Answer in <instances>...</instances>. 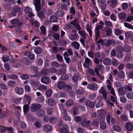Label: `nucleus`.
<instances>
[{
	"label": "nucleus",
	"mask_w": 133,
	"mask_h": 133,
	"mask_svg": "<svg viewBox=\"0 0 133 133\" xmlns=\"http://www.w3.org/2000/svg\"><path fill=\"white\" fill-rule=\"evenodd\" d=\"M116 50L117 52L116 54V57L119 58H122L123 55V54L122 52L124 50L123 47L122 46H119L116 47Z\"/></svg>",
	"instance_id": "f257e3e1"
},
{
	"label": "nucleus",
	"mask_w": 133,
	"mask_h": 133,
	"mask_svg": "<svg viewBox=\"0 0 133 133\" xmlns=\"http://www.w3.org/2000/svg\"><path fill=\"white\" fill-rule=\"evenodd\" d=\"M41 108V105L35 103L31 105L30 107L31 111L32 112H36Z\"/></svg>",
	"instance_id": "f03ea898"
},
{
	"label": "nucleus",
	"mask_w": 133,
	"mask_h": 133,
	"mask_svg": "<svg viewBox=\"0 0 133 133\" xmlns=\"http://www.w3.org/2000/svg\"><path fill=\"white\" fill-rule=\"evenodd\" d=\"M90 121L87 119L84 118L82 119L80 123L81 126L83 128H88L90 125Z\"/></svg>",
	"instance_id": "7ed1b4c3"
},
{
	"label": "nucleus",
	"mask_w": 133,
	"mask_h": 133,
	"mask_svg": "<svg viewBox=\"0 0 133 133\" xmlns=\"http://www.w3.org/2000/svg\"><path fill=\"white\" fill-rule=\"evenodd\" d=\"M11 24H17V26L20 28L22 26V22L19 19H14L11 21L10 22Z\"/></svg>",
	"instance_id": "20e7f679"
},
{
	"label": "nucleus",
	"mask_w": 133,
	"mask_h": 133,
	"mask_svg": "<svg viewBox=\"0 0 133 133\" xmlns=\"http://www.w3.org/2000/svg\"><path fill=\"white\" fill-rule=\"evenodd\" d=\"M41 81V82L44 84H48L50 83V78L47 76H44L42 77Z\"/></svg>",
	"instance_id": "39448f33"
},
{
	"label": "nucleus",
	"mask_w": 133,
	"mask_h": 133,
	"mask_svg": "<svg viewBox=\"0 0 133 133\" xmlns=\"http://www.w3.org/2000/svg\"><path fill=\"white\" fill-rule=\"evenodd\" d=\"M59 130L61 133H69V132L68 125L65 124H64L63 127L60 128Z\"/></svg>",
	"instance_id": "423d86ee"
},
{
	"label": "nucleus",
	"mask_w": 133,
	"mask_h": 133,
	"mask_svg": "<svg viewBox=\"0 0 133 133\" xmlns=\"http://www.w3.org/2000/svg\"><path fill=\"white\" fill-rule=\"evenodd\" d=\"M25 12L27 14H29V15L30 17L35 16L34 14L32 12V9L29 7H26L24 9Z\"/></svg>",
	"instance_id": "0eeeda50"
},
{
	"label": "nucleus",
	"mask_w": 133,
	"mask_h": 133,
	"mask_svg": "<svg viewBox=\"0 0 133 133\" xmlns=\"http://www.w3.org/2000/svg\"><path fill=\"white\" fill-rule=\"evenodd\" d=\"M91 61V60L89 58H85V61L83 63V66L87 68H89Z\"/></svg>",
	"instance_id": "6e6552de"
},
{
	"label": "nucleus",
	"mask_w": 133,
	"mask_h": 133,
	"mask_svg": "<svg viewBox=\"0 0 133 133\" xmlns=\"http://www.w3.org/2000/svg\"><path fill=\"white\" fill-rule=\"evenodd\" d=\"M87 88L92 90H97L98 88V85L97 84H93L92 83L89 84L87 86Z\"/></svg>",
	"instance_id": "1a4fd4ad"
},
{
	"label": "nucleus",
	"mask_w": 133,
	"mask_h": 133,
	"mask_svg": "<svg viewBox=\"0 0 133 133\" xmlns=\"http://www.w3.org/2000/svg\"><path fill=\"white\" fill-rule=\"evenodd\" d=\"M118 92L119 95L121 96L124 95L127 92L124 87H122L118 89Z\"/></svg>",
	"instance_id": "9d476101"
},
{
	"label": "nucleus",
	"mask_w": 133,
	"mask_h": 133,
	"mask_svg": "<svg viewBox=\"0 0 133 133\" xmlns=\"http://www.w3.org/2000/svg\"><path fill=\"white\" fill-rule=\"evenodd\" d=\"M85 104L87 106L91 108H94L95 105V103L89 100L86 101Z\"/></svg>",
	"instance_id": "9b49d317"
},
{
	"label": "nucleus",
	"mask_w": 133,
	"mask_h": 133,
	"mask_svg": "<svg viewBox=\"0 0 133 133\" xmlns=\"http://www.w3.org/2000/svg\"><path fill=\"white\" fill-rule=\"evenodd\" d=\"M99 112V115L102 117V118H101V120L102 119L103 121L105 119V116L106 115V113L105 110H101L98 111Z\"/></svg>",
	"instance_id": "f8f14e48"
},
{
	"label": "nucleus",
	"mask_w": 133,
	"mask_h": 133,
	"mask_svg": "<svg viewBox=\"0 0 133 133\" xmlns=\"http://www.w3.org/2000/svg\"><path fill=\"white\" fill-rule=\"evenodd\" d=\"M65 86V83L63 82L60 81L59 82L57 85V87L59 89L64 88Z\"/></svg>",
	"instance_id": "ddd939ff"
},
{
	"label": "nucleus",
	"mask_w": 133,
	"mask_h": 133,
	"mask_svg": "<svg viewBox=\"0 0 133 133\" xmlns=\"http://www.w3.org/2000/svg\"><path fill=\"white\" fill-rule=\"evenodd\" d=\"M103 62L105 65H110L111 63V61L109 58L105 57L103 60Z\"/></svg>",
	"instance_id": "4468645a"
},
{
	"label": "nucleus",
	"mask_w": 133,
	"mask_h": 133,
	"mask_svg": "<svg viewBox=\"0 0 133 133\" xmlns=\"http://www.w3.org/2000/svg\"><path fill=\"white\" fill-rule=\"evenodd\" d=\"M79 37L77 34H75L74 35L70 34L69 35V37L70 39L72 41H75L77 37Z\"/></svg>",
	"instance_id": "2eb2a0df"
},
{
	"label": "nucleus",
	"mask_w": 133,
	"mask_h": 133,
	"mask_svg": "<svg viewBox=\"0 0 133 133\" xmlns=\"http://www.w3.org/2000/svg\"><path fill=\"white\" fill-rule=\"evenodd\" d=\"M64 116L63 117V119L64 120L70 121L71 120V118L70 116L67 115V113L66 111L63 112Z\"/></svg>",
	"instance_id": "dca6fc26"
},
{
	"label": "nucleus",
	"mask_w": 133,
	"mask_h": 133,
	"mask_svg": "<svg viewBox=\"0 0 133 133\" xmlns=\"http://www.w3.org/2000/svg\"><path fill=\"white\" fill-rule=\"evenodd\" d=\"M15 91L17 94L21 95L23 94V88L16 87L15 88Z\"/></svg>",
	"instance_id": "f3484780"
},
{
	"label": "nucleus",
	"mask_w": 133,
	"mask_h": 133,
	"mask_svg": "<svg viewBox=\"0 0 133 133\" xmlns=\"http://www.w3.org/2000/svg\"><path fill=\"white\" fill-rule=\"evenodd\" d=\"M22 62L23 64L26 65H30L31 63L30 61L26 57L23 58Z\"/></svg>",
	"instance_id": "a211bd4d"
},
{
	"label": "nucleus",
	"mask_w": 133,
	"mask_h": 133,
	"mask_svg": "<svg viewBox=\"0 0 133 133\" xmlns=\"http://www.w3.org/2000/svg\"><path fill=\"white\" fill-rule=\"evenodd\" d=\"M118 0H110V5L111 7L114 8L116 6Z\"/></svg>",
	"instance_id": "6ab92c4d"
},
{
	"label": "nucleus",
	"mask_w": 133,
	"mask_h": 133,
	"mask_svg": "<svg viewBox=\"0 0 133 133\" xmlns=\"http://www.w3.org/2000/svg\"><path fill=\"white\" fill-rule=\"evenodd\" d=\"M127 14L125 12H121L118 15L119 18L120 19H123L127 17Z\"/></svg>",
	"instance_id": "aec40b11"
},
{
	"label": "nucleus",
	"mask_w": 133,
	"mask_h": 133,
	"mask_svg": "<svg viewBox=\"0 0 133 133\" xmlns=\"http://www.w3.org/2000/svg\"><path fill=\"white\" fill-rule=\"evenodd\" d=\"M132 85L131 84L125 85L124 87L126 92L128 91L129 92L131 91H132Z\"/></svg>",
	"instance_id": "412c9836"
},
{
	"label": "nucleus",
	"mask_w": 133,
	"mask_h": 133,
	"mask_svg": "<svg viewBox=\"0 0 133 133\" xmlns=\"http://www.w3.org/2000/svg\"><path fill=\"white\" fill-rule=\"evenodd\" d=\"M64 14V11L62 10H58L55 13V15L57 16L63 17Z\"/></svg>",
	"instance_id": "4be33fe9"
},
{
	"label": "nucleus",
	"mask_w": 133,
	"mask_h": 133,
	"mask_svg": "<svg viewBox=\"0 0 133 133\" xmlns=\"http://www.w3.org/2000/svg\"><path fill=\"white\" fill-rule=\"evenodd\" d=\"M72 45L75 49H78L80 47L79 43L77 42H74L72 43Z\"/></svg>",
	"instance_id": "5701e85b"
},
{
	"label": "nucleus",
	"mask_w": 133,
	"mask_h": 133,
	"mask_svg": "<svg viewBox=\"0 0 133 133\" xmlns=\"http://www.w3.org/2000/svg\"><path fill=\"white\" fill-rule=\"evenodd\" d=\"M125 127L127 130L129 131H131L133 129L132 125L129 123H127Z\"/></svg>",
	"instance_id": "b1692460"
},
{
	"label": "nucleus",
	"mask_w": 133,
	"mask_h": 133,
	"mask_svg": "<svg viewBox=\"0 0 133 133\" xmlns=\"http://www.w3.org/2000/svg\"><path fill=\"white\" fill-rule=\"evenodd\" d=\"M43 128L44 130L47 132L51 131L52 129V127L48 125H44L43 127Z\"/></svg>",
	"instance_id": "393cba45"
},
{
	"label": "nucleus",
	"mask_w": 133,
	"mask_h": 133,
	"mask_svg": "<svg viewBox=\"0 0 133 133\" xmlns=\"http://www.w3.org/2000/svg\"><path fill=\"white\" fill-rule=\"evenodd\" d=\"M45 114V111L43 110H39L37 113V116L39 117H42L44 116Z\"/></svg>",
	"instance_id": "a878e982"
},
{
	"label": "nucleus",
	"mask_w": 133,
	"mask_h": 133,
	"mask_svg": "<svg viewBox=\"0 0 133 133\" xmlns=\"http://www.w3.org/2000/svg\"><path fill=\"white\" fill-rule=\"evenodd\" d=\"M124 50H123V51H125L127 52H129L131 51V47L129 45H125L123 47Z\"/></svg>",
	"instance_id": "bb28decb"
},
{
	"label": "nucleus",
	"mask_w": 133,
	"mask_h": 133,
	"mask_svg": "<svg viewBox=\"0 0 133 133\" xmlns=\"http://www.w3.org/2000/svg\"><path fill=\"white\" fill-rule=\"evenodd\" d=\"M110 99L112 102L115 103L116 104H117V97L116 95H115V96H110Z\"/></svg>",
	"instance_id": "cd10ccee"
},
{
	"label": "nucleus",
	"mask_w": 133,
	"mask_h": 133,
	"mask_svg": "<svg viewBox=\"0 0 133 133\" xmlns=\"http://www.w3.org/2000/svg\"><path fill=\"white\" fill-rule=\"evenodd\" d=\"M104 44L106 47L109 46L111 44L112 42L111 39H104Z\"/></svg>",
	"instance_id": "c85d7f7f"
},
{
	"label": "nucleus",
	"mask_w": 133,
	"mask_h": 133,
	"mask_svg": "<svg viewBox=\"0 0 133 133\" xmlns=\"http://www.w3.org/2000/svg\"><path fill=\"white\" fill-rule=\"evenodd\" d=\"M50 20L52 22H57V18L55 15H52L50 17Z\"/></svg>",
	"instance_id": "c756f323"
},
{
	"label": "nucleus",
	"mask_w": 133,
	"mask_h": 133,
	"mask_svg": "<svg viewBox=\"0 0 133 133\" xmlns=\"http://www.w3.org/2000/svg\"><path fill=\"white\" fill-rule=\"evenodd\" d=\"M34 51L36 54H39L42 52V49L40 47H36L34 48Z\"/></svg>",
	"instance_id": "7c9ffc66"
},
{
	"label": "nucleus",
	"mask_w": 133,
	"mask_h": 133,
	"mask_svg": "<svg viewBox=\"0 0 133 133\" xmlns=\"http://www.w3.org/2000/svg\"><path fill=\"white\" fill-rule=\"evenodd\" d=\"M21 8L18 6H16L14 7L12 9V12L16 14L19 12L21 10Z\"/></svg>",
	"instance_id": "2f4dec72"
},
{
	"label": "nucleus",
	"mask_w": 133,
	"mask_h": 133,
	"mask_svg": "<svg viewBox=\"0 0 133 133\" xmlns=\"http://www.w3.org/2000/svg\"><path fill=\"white\" fill-rule=\"evenodd\" d=\"M78 33L83 38H86V35L84 31L79 30L78 31Z\"/></svg>",
	"instance_id": "473e14b6"
},
{
	"label": "nucleus",
	"mask_w": 133,
	"mask_h": 133,
	"mask_svg": "<svg viewBox=\"0 0 133 133\" xmlns=\"http://www.w3.org/2000/svg\"><path fill=\"white\" fill-rule=\"evenodd\" d=\"M125 76L124 73L122 71H119L117 74L118 77L121 79L124 78L125 77Z\"/></svg>",
	"instance_id": "72a5a7b5"
},
{
	"label": "nucleus",
	"mask_w": 133,
	"mask_h": 133,
	"mask_svg": "<svg viewBox=\"0 0 133 133\" xmlns=\"http://www.w3.org/2000/svg\"><path fill=\"white\" fill-rule=\"evenodd\" d=\"M74 102L71 99H69L66 102V105L68 107H69L74 104Z\"/></svg>",
	"instance_id": "f704fd0d"
},
{
	"label": "nucleus",
	"mask_w": 133,
	"mask_h": 133,
	"mask_svg": "<svg viewBox=\"0 0 133 133\" xmlns=\"http://www.w3.org/2000/svg\"><path fill=\"white\" fill-rule=\"evenodd\" d=\"M86 29L87 31L88 32L89 35L91 36L92 35V32L91 31V26L89 25L88 24H87L86 26Z\"/></svg>",
	"instance_id": "c9c22d12"
},
{
	"label": "nucleus",
	"mask_w": 133,
	"mask_h": 133,
	"mask_svg": "<svg viewBox=\"0 0 133 133\" xmlns=\"http://www.w3.org/2000/svg\"><path fill=\"white\" fill-rule=\"evenodd\" d=\"M30 105L29 104H26L24 105L23 107L24 112V113H26L29 109Z\"/></svg>",
	"instance_id": "e433bc0d"
},
{
	"label": "nucleus",
	"mask_w": 133,
	"mask_h": 133,
	"mask_svg": "<svg viewBox=\"0 0 133 133\" xmlns=\"http://www.w3.org/2000/svg\"><path fill=\"white\" fill-rule=\"evenodd\" d=\"M126 96L128 99H132L133 98V92H128L126 94Z\"/></svg>",
	"instance_id": "4c0bfd02"
},
{
	"label": "nucleus",
	"mask_w": 133,
	"mask_h": 133,
	"mask_svg": "<svg viewBox=\"0 0 133 133\" xmlns=\"http://www.w3.org/2000/svg\"><path fill=\"white\" fill-rule=\"evenodd\" d=\"M125 36L128 38H132L133 37L132 33L130 31L126 32L125 34Z\"/></svg>",
	"instance_id": "58836bf2"
},
{
	"label": "nucleus",
	"mask_w": 133,
	"mask_h": 133,
	"mask_svg": "<svg viewBox=\"0 0 133 133\" xmlns=\"http://www.w3.org/2000/svg\"><path fill=\"white\" fill-rule=\"evenodd\" d=\"M57 120V118L55 117H51L49 119L50 122L51 124L55 123Z\"/></svg>",
	"instance_id": "ea45409f"
},
{
	"label": "nucleus",
	"mask_w": 133,
	"mask_h": 133,
	"mask_svg": "<svg viewBox=\"0 0 133 133\" xmlns=\"http://www.w3.org/2000/svg\"><path fill=\"white\" fill-rule=\"evenodd\" d=\"M106 123L103 121H101L100 123V127L102 129H105L106 128Z\"/></svg>",
	"instance_id": "a19ab883"
},
{
	"label": "nucleus",
	"mask_w": 133,
	"mask_h": 133,
	"mask_svg": "<svg viewBox=\"0 0 133 133\" xmlns=\"http://www.w3.org/2000/svg\"><path fill=\"white\" fill-rule=\"evenodd\" d=\"M48 104L50 106H52L55 104V101L52 98L49 99L48 100Z\"/></svg>",
	"instance_id": "79ce46f5"
},
{
	"label": "nucleus",
	"mask_w": 133,
	"mask_h": 133,
	"mask_svg": "<svg viewBox=\"0 0 133 133\" xmlns=\"http://www.w3.org/2000/svg\"><path fill=\"white\" fill-rule=\"evenodd\" d=\"M104 67L102 64H98L96 65V67L94 69L95 71H99L100 69Z\"/></svg>",
	"instance_id": "37998d69"
},
{
	"label": "nucleus",
	"mask_w": 133,
	"mask_h": 133,
	"mask_svg": "<svg viewBox=\"0 0 133 133\" xmlns=\"http://www.w3.org/2000/svg\"><path fill=\"white\" fill-rule=\"evenodd\" d=\"M56 57L57 60L60 62H62L63 61V59L62 56L60 54H58L56 55Z\"/></svg>",
	"instance_id": "c03bdc74"
},
{
	"label": "nucleus",
	"mask_w": 133,
	"mask_h": 133,
	"mask_svg": "<svg viewBox=\"0 0 133 133\" xmlns=\"http://www.w3.org/2000/svg\"><path fill=\"white\" fill-rule=\"evenodd\" d=\"M8 85L10 87L14 86L16 84L15 82L13 81H10L8 82Z\"/></svg>",
	"instance_id": "a18cd8bd"
},
{
	"label": "nucleus",
	"mask_w": 133,
	"mask_h": 133,
	"mask_svg": "<svg viewBox=\"0 0 133 133\" xmlns=\"http://www.w3.org/2000/svg\"><path fill=\"white\" fill-rule=\"evenodd\" d=\"M122 31L119 29H115V33L116 35H119L122 33Z\"/></svg>",
	"instance_id": "49530a36"
},
{
	"label": "nucleus",
	"mask_w": 133,
	"mask_h": 133,
	"mask_svg": "<svg viewBox=\"0 0 133 133\" xmlns=\"http://www.w3.org/2000/svg\"><path fill=\"white\" fill-rule=\"evenodd\" d=\"M51 66L53 67L58 68L59 67L60 64L56 61H54L51 63Z\"/></svg>",
	"instance_id": "de8ad7c7"
},
{
	"label": "nucleus",
	"mask_w": 133,
	"mask_h": 133,
	"mask_svg": "<svg viewBox=\"0 0 133 133\" xmlns=\"http://www.w3.org/2000/svg\"><path fill=\"white\" fill-rule=\"evenodd\" d=\"M47 87L46 86L43 85H40L38 87V89L40 90H46L47 89Z\"/></svg>",
	"instance_id": "09e8293b"
},
{
	"label": "nucleus",
	"mask_w": 133,
	"mask_h": 133,
	"mask_svg": "<svg viewBox=\"0 0 133 133\" xmlns=\"http://www.w3.org/2000/svg\"><path fill=\"white\" fill-rule=\"evenodd\" d=\"M113 128L115 131L119 132L121 130V128L118 125H115L113 127Z\"/></svg>",
	"instance_id": "8fccbe9b"
},
{
	"label": "nucleus",
	"mask_w": 133,
	"mask_h": 133,
	"mask_svg": "<svg viewBox=\"0 0 133 133\" xmlns=\"http://www.w3.org/2000/svg\"><path fill=\"white\" fill-rule=\"evenodd\" d=\"M30 77L29 75L27 74L22 75L20 76V77L22 79L24 80L29 79Z\"/></svg>",
	"instance_id": "3c124183"
},
{
	"label": "nucleus",
	"mask_w": 133,
	"mask_h": 133,
	"mask_svg": "<svg viewBox=\"0 0 133 133\" xmlns=\"http://www.w3.org/2000/svg\"><path fill=\"white\" fill-rule=\"evenodd\" d=\"M36 63L37 65H41L43 64V61L42 59L41 58H38L36 61Z\"/></svg>",
	"instance_id": "603ef678"
},
{
	"label": "nucleus",
	"mask_w": 133,
	"mask_h": 133,
	"mask_svg": "<svg viewBox=\"0 0 133 133\" xmlns=\"http://www.w3.org/2000/svg\"><path fill=\"white\" fill-rule=\"evenodd\" d=\"M99 120L98 119H94L92 123L93 125L95 126H98L99 124Z\"/></svg>",
	"instance_id": "864d4df0"
},
{
	"label": "nucleus",
	"mask_w": 133,
	"mask_h": 133,
	"mask_svg": "<svg viewBox=\"0 0 133 133\" xmlns=\"http://www.w3.org/2000/svg\"><path fill=\"white\" fill-rule=\"evenodd\" d=\"M4 8L6 10H9L11 8V5L9 3H7L3 4Z\"/></svg>",
	"instance_id": "5fc2aeb1"
},
{
	"label": "nucleus",
	"mask_w": 133,
	"mask_h": 133,
	"mask_svg": "<svg viewBox=\"0 0 133 133\" xmlns=\"http://www.w3.org/2000/svg\"><path fill=\"white\" fill-rule=\"evenodd\" d=\"M124 25L126 27L133 30V26H132L131 24L127 22H124Z\"/></svg>",
	"instance_id": "6e6d98bb"
},
{
	"label": "nucleus",
	"mask_w": 133,
	"mask_h": 133,
	"mask_svg": "<svg viewBox=\"0 0 133 133\" xmlns=\"http://www.w3.org/2000/svg\"><path fill=\"white\" fill-rule=\"evenodd\" d=\"M49 72V70L47 69H43L41 71V74L43 75H47Z\"/></svg>",
	"instance_id": "4d7b16f0"
},
{
	"label": "nucleus",
	"mask_w": 133,
	"mask_h": 133,
	"mask_svg": "<svg viewBox=\"0 0 133 133\" xmlns=\"http://www.w3.org/2000/svg\"><path fill=\"white\" fill-rule=\"evenodd\" d=\"M112 65L114 66H118L119 64V63L115 59H112Z\"/></svg>",
	"instance_id": "13d9d810"
},
{
	"label": "nucleus",
	"mask_w": 133,
	"mask_h": 133,
	"mask_svg": "<svg viewBox=\"0 0 133 133\" xmlns=\"http://www.w3.org/2000/svg\"><path fill=\"white\" fill-rule=\"evenodd\" d=\"M2 59L3 62H6L9 61V57L8 56H4L2 57Z\"/></svg>",
	"instance_id": "bf43d9fd"
},
{
	"label": "nucleus",
	"mask_w": 133,
	"mask_h": 133,
	"mask_svg": "<svg viewBox=\"0 0 133 133\" xmlns=\"http://www.w3.org/2000/svg\"><path fill=\"white\" fill-rule=\"evenodd\" d=\"M66 72V69L65 68H63L60 69L58 73L60 75L65 74Z\"/></svg>",
	"instance_id": "052dcab7"
},
{
	"label": "nucleus",
	"mask_w": 133,
	"mask_h": 133,
	"mask_svg": "<svg viewBox=\"0 0 133 133\" xmlns=\"http://www.w3.org/2000/svg\"><path fill=\"white\" fill-rule=\"evenodd\" d=\"M122 10H124L126 9L128 6V4L126 3H124L122 4Z\"/></svg>",
	"instance_id": "680f3d73"
},
{
	"label": "nucleus",
	"mask_w": 133,
	"mask_h": 133,
	"mask_svg": "<svg viewBox=\"0 0 133 133\" xmlns=\"http://www.w3.org/2000/svg\"><path fill=\"white\" fill-rule=\"evenodd\" d=\"M52 92V91L50 90H48L46 92V94L47 97H50L51 95Z\"/></svg>",
	"instance_id": "e2e57ef3"
},
{
	"label": "nucleus",
	"mask_w": 133,
	"mask_h": 133,
	"mask_svg": "<svg viewBox=\"0 0 133 133\" xmlns=\"http://www.w3.org/2000/svg\"><path fill=\"white\" fill-rule=\"evenodd\" d=\"M53 37L56 40H59L60 38L59 35L58 34L54 33Z\"/></svg>",
	"instance_id": "0e129e2a"
},
{
	"label": "nucleus",
	"mask_w": 133,
	"mask_h": 133,
	"mask_svg": "<svg viewBox=\"0 0 133 133\" xmlns=\"http://www.w3.org/2000/svg\"><path fill=\"white\" fill-rule=\"evenodd\" d=\"M69 78L68 76L66 74H65L62 75L61 77V79L62 80H65L68 79Z\"/></svg>",
	"instance_id": "69168bd1"
},
{
	"label": "nucleus",
	"mask_w": 133,
	"mask_h": 133,
	"mask_svg": "<svg viewBox=\"0 0 133 133\" xmlns=\"http://www.w3.org/2000/svg\"><path fill=\"white\" fill-rule=\"evenodd\" d=\"M31 84L33 87H37L39 85V83L34 81H32L31 82Z\"/></svg>",
	"instance_id": "338daca9"
},
{
	"label": "nucleus",
	"mask_w": 133,
	"mask_h": 133,
	"mask_svg": "<svg viewBox=\"0 0 133 133\" xmlns=\"http://www.w3.org/2000/svg\"><path fill=\"white\" fill-rule=\"evenodd\" d=\"M44 14L42 11H41L38 14V16L40 18H44Z\"/></svg>",
	"instance_id": "774afa93"
}]
</instances>
